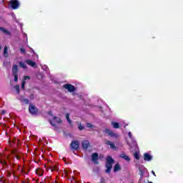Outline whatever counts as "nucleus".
I'll return each instance as SVG.
<instances>
[{"label": "nucleus", "mask_w": 183, "mask_h": 183, "mask_svg": "<svg viewBox=\"0 0 183 183\" xmlns=\"http://www.w3.org/2000/svg\"><path fill=\"white\" fill-rule=\"evenodd\" d=\"M114 162V159H112V157L109 156L107 157L106 160V168L105 170L106 174H111V169H112V164Z\"/></svg>", "instance_id": "f257e3e1"}, {"label": "nucleus", "mask_w": 183, "mask_h": 183, "mask_svg": "<svg viewBox=\"0 0 183 183\" xmlns=\"http://www.w3.org/2000/svg\"><path fill=\"white\" fill-rule=\"evenodd\" d=\"M18 66L16 64L13 65L12 69H11V74L14 77V82H18Z\"/></svg>", "instance_id": "f03ea898"}, {"label": "nucleus", "mask_w": 183, "mask_h": 183, "mask_svg": "<svg viewBox=\"0 0 183 183\" xmlns=\"http://www.w3.org/2000/svg\"><path fill=\"white\" fill-rule=\"evenodd\" d=\"M29 112L31 115H38L39 109H38V108L36 107H35V105L30 104L29 106Z\"/></svg>", "instance_id": "7ed1b4c3"}, {"label": "nucleus", "mask_w": 183, "mask_h": 183, "mask_svg": "<svg viewBox=\"0 0 183 183\" xmlns=\"http://www.w3.org/2000/svg\"><path fill=\"white\" fill-rule=\"evenodd\" d=\"M70 148L74 151H78L79 149V141L74 140L70 144Z\"/></svg>", "instance_id": "20e7f679"}, {"label": "nucleus", "mask_w": 183, "mask_h": 183, "mask_svg": "<svg viewBox=\"0 0 183 183\" xmlns=\"http://www.w3.org/2000/svg\"><path fill=\"white\" fill-rule=\"evenodd\" d=\"M56 122V124H62V119L59 117H53V121L49 120V123L51 124V127H54V128H56V124L54 122Z\"/></svg>", "instance_id": "39448f33"}, {"label": "nucleus", "mask_w": 183, "mask_h": 183, "mask_svg": "<svg viewBox=\"0 0 183 183\" xmlns=\"http://www.w3.org/2000/svg\"><path fill=\"white\" fill-rule=\"evenodd\" d=\"M10 5L12 9H18L19 8V1L18 0H11Z\"/></svg>", "instance_id": "423d86ee"}, {"label": "nucleus", "mask_w": 183, "mask_h": 183, "mask_svg": "<svg viewBox=\"0 0 183 183\" xmlns=\"http://www.w3.org/2000/svg\"><path fill=\"white\" fill-rule=\"evenodd\" d=\"M104 132L106 134H108V135H109V137H111L112 138H118V134L117 133H114L109 129H105Z\"/></svg>", "instance_id": "0eeeda50"}, {"label": "nucleus", "mask_w": 183, "mask_h": 183, "mask_svg": "<svg viewBox=\"0 0 183 183\" xmlns=\"http://www.w3.org/2000/svg\"><path fill=\"white\" fill-rule=\"evenodd\" d=\"M64 88H65V89H67V91H69V92H74L76 91V88L75 86L72 85V84H64Z\"/></svg>", "instance_id": "6e6552de"}, {"label": "nucleus", "mask_w": 183, "mask_h": 183, "mask_svg": "<svg viewBox=\"0 0 183 183\" xmlns=\"http://www.w3.org/2000/svg\"><path fill=\"white\" fill-rule=\"evenodd\" d=\"M81 147L82 149H84V151H86L89 147H91V143H89V141L88 140H84L81 142Z\"/></svg>", "instance_id": "1a4fd4ad"}, {"label": "nucleus", "mask_w": 183, "mask_h": 183, "mask_svg": "<svg viewBox=\"0 0 183 183\" xmlns=\"http://www.w3.org/2000/svg\"><path fill=\"white\" fill-rule=\"evenodd\" d=\"M98 159H99V154L98 153H93L92 154V161L94 164H98Z\"/></svg>", "instance_id": "9d476101"}, {"label": "nucleus", "mask_w": 183, "mask_h": 183, "mask_svg": "<svg viewBox=\"0 0 183 183\" xmlns=\"http://www.w3.org/2000/svg\"><path fill=\"white\" fill-rule=\"evenodd\" d=\"M139 171V175L141 178L144 177V174H145V172L147 171V168H145L144 166H140L138 168Z\"/></svg>", "instance_id": "9b49d317"}, {"label": "nucleus", "mask_w": 183, "mask_h": 183, "mask_svg": "<svg viewBox=\"0 0 183 183\" xmlns=\"http://www.w3.org/2000/svg\"><path fill=\"white\" fill-rule=\"evenodd\" d=\"M26 64H27V65H29V66H31L32 68L37 67L36 63L31 59L26 60Z\"/></svg>", "instance_id": "f8f14e48"}, {"label": "nucleus", "mask_w": 183, "mask_h": 183, "mask_svg": "<svg viewBox=\"0 0 183 183\" xmlns=\"http://www.w3.org/2000/svg\"><path fill=\"white\" fill-rule=\"evenodd\" d=\"M144 161H152V156H151L149 153H144Z\"/></svg>", "instance_id": "ddd939ff"}, {"label": "nucleus", "mask_w": 183, "mask_h": 183, "mask_svg": "<svg viewBox=\"0 0 183 183\" xmlns=\"http://www.w3.org/2000/svg\"><path fill=\"white\" fill-rule=\"evenodd\" d=\"M120 158H122V159H125V161H127V162H129V161H131V159L129 158V156H127V154H121L119 155Z\"/></svg>", "instance_id": "4468645a"}, {"label": "nucleus", "mask_w": 183, "mask_h": 183, "mask_svg": "<svg viewBox=\"0 0 183 183\" xmlns=\"http://www.w3.org/2000/svg\"><path fill=\"white\" fill-rule=\"evenodd\" d=\"M0 31H3L4 34H6V35H9V36H11L12 35L11 31H8L7 29H5V28L4 27L0 26Z\"/></svg>", "instance_id": "2eb2a0df"}, {"label": "nucleus", "mask_w": 183, "mask_h": 183, "mask_svg": "<svg viewBox=\"0 0 183 183\" xmlns=\"http://www.w3.org/2000/svg\"><path fill=\"white\" fill-rule=\"evenodd\" d=\"M106 144L109 145V147L112 149H115V148H116L115 144L114 143L111 142V141H107L106 142Z\"/></svg>", "instance_id": "dca6fc26"}, {"label": "nucleus", "mask_w": 183, "mask_h": 183, "mask_svg": "<svg viewBox=\"0 0 183 183\" xmlns=\"http://www.w3.org/2000/svg\"><path fill=\"white\" fill-rule=\"evenodd\" d=\"M118 171H121V166L117 163L114 167V172H118Z\"/></svg>", "instance_id": "f3484780"}, {"label": "nucleus", "mask_w": 183, "mask_h": 183, "mask_svg": "<svg viewBox=\"0 0 183 183\" xmlns=\"http://www.w3.org/2000/svg\"><path fill=\"white\" fill-rule=\"evenodd\" d=\"M36 174L37 175H39V177H42L44 175V172H42V170H41V169H37L36 170Z\"/></svg>", "instance_id": "a211bd4d"}, {"label": "nucleus", "mask_w": 183, "mask_h": 183, "mask_svg": "<svg viewBox=\"0 0 183 183\" xmlns=\"http://www.w3.org/2000/svg\"><path fill=\"white\" fill-rule=\"evenodd\" d=\"M112 125L113 127V128H114L115 129H118V128H119V123L118 122H112Z\"/></svg>", "instance_id": "6ab92c4d"}, {"label": "nucleus", "mask_w": 183, "mask_h": 183, "mask_svg": "<svg viewBox=\"0 0 183 183\" xmlns=\"http://www.w3.org/2000/svg\"><path fill=\"white\" fill-rule=\"evenodd\" d=\"M3 53H4V56L6 58H8V47L6 46H5Z\"/></svg>", "instance_id": "aec40b11"}, {"label": "nucleus", "mask_w": 183, "mask_h": 183, "mask_svg": "<svg viewBox=\"0 0 183 183\" xmlns=\"http://www.w3.org/2000/svg\"><path fill=\"white\" fill-rule=\"evenodd\" d=\"M20 102L23 104H26V105H28V104H29V100L28 99H20Z\"/></svg>", "instance_id": "412c9836"}, {"label": "nucleus", "mask_w": 183, "mask_h": 183, "mask_svg": "<svg viewBox=\"0 0 183 183\" xmlns=\"http://www.w3.org/2000/svg\"><path fill=\"white\" fill-rule=\"evenodd\" d=\"M66 119H67V122H69V125H72V120L69 118V114H66Z\"/></svg>", "instance_id": "4be33fe9"}, {"label": "nucleus", "mask_w": 183, "mask_h": 183, "mask_svg": "<svg viewBox=\"0 0 183 183\" xmlns=\"http://www.w3.org/2000/svg\"><path fill=\"white\" fill-rule=\"evenodd\" d=\"M12 154H14V156L16 159H19V160L21 159V156H19L18 153H16V152H12Z\"/></svg>", "instance_id": "5701e85b"}, {"label": "nucleus", "mask_w": 183, "mask_h": 183, "mask_svg": "<svg viewBox=\"0 0 183 183\" xmlns=\"http://www.w3.org/2000/svg\"><path fill=\"white\" fill-rule=\"evenodd\" d=\"M49 169H51V172H54V171H58V167L56 166H50Z\"/></svg>", "instance_id": "b1692460"}, {"label": "nucleus", "mask_w": 183, "mask_h": 183, "mask_svg": "<svg viewBox=\"0 0 183 183\" xmlns=\"http://www.w3.org/2000/svg\"><path fill=\"white\" fill-rule=\"evenodd\" d=\"M14 89H16L17 94H19L21 92V90L19 89V84H16L14 86Z\"/></svg>", "instance_id": "393cba45"}, {"label": "nucleus", "mask_w": 183, "mask_h": 183, "mask_svg": "<svg viewBox=\"0 0 183 183\" xmlns=\"http://www.w3.org/2000/svg\"><path fill=\"white\" fill-rule=\"evenodd\" d=\"M134 157L135 158V159H137V161H139V154H138V152H136L134 154Z\"/></svg>", "instance_id": "a878e982"}, {"label": "nucleus", "mask_w": 183, "mask_h": 183, "mask_svg": "<svg viewBox=\"0 0 183 183\" xmlns=\"http://www.w3.org/2000/svg\"><path fill=\"white\" fill-rule=\"evenodd\" d=\"M19 65L21 68H24V69H26V65L25 64V63L20 61L19 62Z\"/></svg>", "instance_id": "bb28decb"}, {"label": "nucleus", "mask_w": 183, "mask_h": 183, "mask_svg": "<svg viewBox=\"0 0 183 183\" xmlns=\"http://www.w3.org/2000/svg\"><path fill=\"white\" fill-rule=\"evenodd\" d=\"M25 84H26V81L25 80H23L21 83V89L23 90L25 89Z\"/></svg>", "instance_id": "cd10ccee"}, {"label": "nucleus", "mask_w": 183, "mask_h": 183, "mask_svg": "<svg viewBox=\"0 0 183 183\" xmlns=\"http://www.w3.org/2000/svg\"><path fill=\"white\" fill-rule=\"evenodd\" d=\"M86 127H87V128H90L91 129H94V125H92V124H91V123H87Z\"/></svg>", "instance_id": "c85d7f7f"}, {"label": "nucleus", "mask_w": 183, "mask_h": 183, "mask_svg": "<svg viewBox=\"0 0 183 183\" xmlns=\"http://www.w3.org/2000/svg\"><path fill=\"white\" fill-rule=\"evenodd\" d=\"M20 52H21V54H26V51L25 50V49L21 48V49H20Z\"/></svg>", "instance_id": "c756f323"}, {"label": "nucleus", "mask_w": 183, "mask_h": 183, "mask_svg": "<svg viewBox=\"0 0 183 183\" xmlns=\"http://www.w3.org/2000/svg\"><path fill=\"white\" fill-rule=\"evenodd\" d=\"M78 128H79V131H82V129H84V126H82V125L80 124H79Z\"/></svg>", "instance_id": "7c9ffc66"}, {"label": "nucleus", "mask_w": 183, "mask_h": 183, "mask_svg": "<svg viewBox=\"0 0 183 183\" xmlns=\"http://www.w3.org/2000/svg\"><path fill=\"white\" fill-rule=\"evenodd\" d=\"M0 163H1V165H8V164L6 163V161H4V160H1V161L0 162Z\"/></svg>", "instance_id": "2f4dec72"}, {"label": "nucleus", "mask_w": 183, "mask_h": 183, "mask_svg": "<svg viewBox=\"0 0 183 183\" xmlns=\"http://www.w3.org/2000/svg\"><path fill=\"white\" fill-rule=\"evenodd\" d=\"M26 79H31V77H29V76H24V81H26Z\"/></svg>", "instance_id": "473e14b6"}, {"label": "nucleus", "mask_w": 183, "mask_h": 183, "mask_svg": "<svg viewBox=\"0 0 183 183\" xmlns=\"http://www.w3.org/2000/svg\"><path fill=\"white\" fill-rule=\"evenodd\" d=\"M34 98H35V96H34V94H31L29 95V99H30L32 100V99H34Z\"/></svg>", "instance_id": "72a5a7b5"}, {"label": "nucleus", "mask_w": 183, "mask_h": 183, "mask_svg": "<svg viewBox=\"0 0 183 183\" xmlns=\"http://www.w3.org/2000/svg\"><path fill=\"white\" fill-rule=\"evenodd\" d=\"M128 135H129V137L130 139L132 138V133H131V132H129L128 133Z\"/></svg>", "instance_id": "f704fd0d"}, {"label": "nucleus", "mask_w": 183, "mask_h": 183, "mask_svg": "<svg viewBox=\"0 0 183 183\" xmlns=\"http://www.w3.org/2000/svg\"><path fill=\"white\" fill-rule=\"evenodd\" d=\"M152 173L153 174L154 177H157V174H155V172H154V170L152 171Z\"/></svg>", "instance_id": "c9c22d12"}, {"label": "nucleus", "mask_w": 183, "mask_h": 183, "mask_svg": "<svg viewBox=\"0 0 183 183\" xmlns=\"http://www.w3.org/2000/svg\"><path fill=\"white\" fill-rule=\"evenodd\" d=\"M49 115H51V117L53 116L51 111H49Z\"/></svg>", "instance_id": "e433bc0d"}, {"label": "nucleus", "mask_w": 183, "mask_h": 183, "mask_svg": "<svg viewBox=\"0 0 183 183\" xmlns=\"http://www.w3.org/2000/svg\"><path fill=\"white\" fill-rule=\"evenodd\" d=\"M6 112L5 110H2V112H1L2 115H4V114H5Z\"/></svg>", "instance_id": "4c0bfd02"}, {"label": "nucleus", "mask_w": 183, "mask_h": 183, "mask_svg": "<svg viewBox=\"0 0 183 183\" xmlns=\"http://www.w3.org/2000/svg\"><path fill=\"white\" fill-rule=\"evenodd\" d=\"M1 46L0 45V51H1Z\"/></svg>", "instance_id": "58836bf2"}, {"label": "nucleus", "mask_w": 183, "mask_h": 183, "mask_svg": "<svg viewBox=\"0 0 183 183\" xmlns=\"http://www.w3.org/2000/svg\"><path fill=\"white\" fill-rule=\"evenodd\" d=\"M148 183H152V182H149Z\"/></svg>", "instance_id": "ea45409f"}]
</instances>
